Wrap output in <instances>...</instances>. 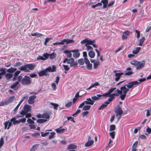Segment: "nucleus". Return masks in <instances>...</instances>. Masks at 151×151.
<instances>
[{
    "mask_svg": "<svg viewBox=\"0 0 151 151\" xmlns=\"http://www.w3.org/2000/svg\"><path fill=\"white\" fill-rule=\"evenodd\" d=\"M31 106L28 104H25L23 107L24 110L27 112L30 111L31 109Z\"/></svg>",
    "mask_w": 151,
    "mask_h": 151,
    "instance_id": "nucleus-15",
    "label": "nucleus"
},
{
    "mask_svg": "<svg viewBox=\"0 0 151 151\" xmlns=\"http://www.w3.org/2000/svg\"><path fill=\"white\" fill-rule=\"evenodd\" d=\"M109 94L108 92H107L105 93V94H103V95H101V94H97L96 96L99 97H101L102 96H106L107 97L109 96Z\"/></svg>",
    "mask_w": 151,
    "mask_h": 151,
    "instance_id": "nucleus-43",
    "label": "nucleus"
},
{
    "mask_svg": "<svg viewBox=\"0 0 151 151\" xmlns=\"http://www.w3.org/2000/svg\"><path fill=\"white\" fill-rule=\"evenodd\" d=\"M139 63V62L137 60H132L130 61L131 64L134 65H137Z\"/></svg>",
    "mask_w": 151,
    "mask_h": 151,
    "instance_id": "nucleus-36",
    "label": "nucleus"
},
{
    "mask_svg": "<svg viewBox=\"0 0 151 151\" xmlns=\"http://www.w3.org/2000/svg\"><path fill=\"white\" fill-rule=\"evenodd\" d=\"M56 68L55 65H53L51 68L49 66L46 68L45 70L41 71L38 73L39 76H42L44 75L47 76V72H53L56 71Z\"/></svg>",
    "mask_w": 151,
    "mask_h": 151,
    "instance_id": "nucleus-3",
    "label": "nucleus"
},
{
    "mask_svg": "<svg viewBox=\"0 0 151 151\" xmlns=\"http://www.w3.org/2000/svg\"><path fill=\"white\" fill-rule=\"evenodd\" d=\"M65 42L66 44H68L69 43H73V40H70L68 39H65Z\"/></svg>",
    "mask_w": 151,
    "mask_h": 151,
    "instance_id": "nucleus-44",
    "label": "nucleus"
},
{
    "mask_svg": "<svg viewBox=\"0 0 151 151\" xmlns=\"http://www.w3.org/2000/svg\"><path fill=\"white\" fill-rule=\"evenodd\" d=\"M35 67L34 64H27L19 67V69L21 71H24V72L28 73L30 72L29 70H33Z\"/></svg>",
    "mask_w": 151,
    "mask_h": 151,
    "instance_id": "nucleus-4",
    "label": "nucleus"
},
{
    "mask_svg": "<svg viewBox=\"0 0 151 151\" xmlns=\"http://www.w3.org/2000/svg\"><path fill=\"white\" fill-rule=\"evenodd\" d=\"M115 129V125L113 124L110 125V131H112L114 130Z\"/></svg>",
    "mask_w": 151,
    "mask_h": 151,
    "instance_id": "nucleus-50",
    "label": "nucleus"
},
{
    "mask_svg": "<svg viewBox=\"0 0 151 151\" xmlns=\"http://www.w3.org/2000/svg\"><path fill=\"white\" fill-rule=\"evenodd\" d=\"M115 1H110L108 4V6L109 7L114 4Z\"/></svg>",
    "mask_w": 151,
    "mask_h": 151,
    "instance_id": "nucleus-63",
    "label": "nucleus"
},
{
    "mask_svg": "<svg viewBox=\"0 0 151 151\" xmlns=\"http://www.w3.org/2000/svg\"><path fill=\"white\" fill-rule=\"evenodd\" d=\"M17 68L11 67L10 68L8 69L6 71L9 73H13L17 70Z\"/></svg>",
    "mask_w": 151,
    "mask_h": 151,
    "instance_id": "nucleus-26",
    "label": "nucleus"
},
{
    "mask_svg": "<svg viewBox=\"0 0 151 151\" xmlns=\"http://www.w3.org/2000/svg\"><path fill=\"white\" fill-rule=\"evenodd\" d=\"M55 133L54 132H52L50 133V135L49 136V139H51L55 135Z\"/></svg>",
    "mask_w": 151,
    "mask_h": 151,
    "instance_id": "nucleus-51",
    "label": "nucleus"
},
{
    "mask_svg": "<svg viewBox=\"0 0 151 151\" xmlns=\"http://www.w3.org/2000/svg\"><path fill=\"white\" fill-rule=\"evenodd\" d=\"M7 105V104L6 102V100H5L4 102L2 101L0 103V106H4L6 105Z\"/></svg>",
    "mask_w": 151,
    "mask_h": 151,
    "instance_id": "nucleus-57",
    "label": "nucleus"
},
{
    "mask_svg": "<svg viewBox=\"0 0 151 151\" xmlns=\"http://www.w3.org/2000/svg\"><path fill=\"white\" fill-rule=\"evenodd\" d=\"M91 107V106L85 105L83 107V109L84 111L88 110L90 109Z\"/></svg>",
    "mask_w": 151,
    "mask_h": 151,
    "instance_id": "nucleus-41",
    "label": "nucleus"
},
{
    "mask_svg": "<svg viewBox=\"0 0 151 151\" xmlns=\"http://www.w3.org/2000/svg\"><path fill=\"white\" fill-rule=\"evenodd\" d=\"M71 51L73 52V56L75 58H78L80 55V53L78 52V50H72Z\"/></svg>",
    "mask_w": 151,
    "mask_h": 151,
    "instance_id": "nucleus-10",
    "label": "nucleus"
},
{
    "mask_svg": "<svg viewBox=\"0 0 151 151\" xmlns=\"http://www.w3.org/2000/svg\"><path fill=\"white\" fill-rule=\"evenodd\" d=\"M74 61V59L73 58H70L69 59H68L67 63L70 64L72 63H73Z\"/></svg>",
    "mask_w": 151,
    "mask_h": 151,
    "instance_id": "nucleus-46",
    "label": "nucleus"
},
{
    "mask_svg": "<svg viewBox=\"0 0 151 151\" xmlns=\"http://www.w3.org/2000/svg\"><path fill=\"white\" fill-rule=\"evenodd\" d=\"M50 104L53 106L54 109L55 110H57L58 109V104L52 102H51Z\"/></svg>",
    "mask_w": 151,
    "mask_h": 151,
    "instance_id": "nucleus-45",
    "label": "nucleus"
},
{
    "mask_svg": "<svg viewBox=\"0 0 151 151\" xmlns=\"http://www.w3.org/2000/svg\"><path fill=\"white\" fill-rule=\"evenodd\" d=\"M79 92H78L75 95V97L73 99V103H74L77 100L79 97H81L79 95Z\"/></svg>",
    "mask_w": 151,
    "mask_h": 151,
    "instance_id": "nucleus-29",
    "label": "nucleus"
},
{
    "mask_svg": "<svg viewBox=\"0 0 151 151\" xmlns=\"http://www.w3.org/2000/svg\"><path fill=\"white\" fill-rule=\"evenodd\" d=\"M146 80V79L144 78L139 79V82H138L137 81H131V82H132L131 85L132 86L133 85L134 86L136 85H139L141 82L144 81Z\"/></svg>",
    "mask_w": 151,
    "mask_h": 151,
    "instance_id": "nucleus-9",
    "label": "nucleus"
},
{
    "mask_svg": "<svg viewBox=\"0 0 151 151\" xmlns=\"http://www.w3.org/2000/svg\"><path fill=\"white\" fill-rule=\"evenodd\" d=\"M47 121V120L46 119H39L37 120V122L39 123H42L45 122Z\"/></svg>",
    "mask_w": 151,
    "mask_h": 151,
    "instance_id": "nucleus-38",
    "label": "nucleus"
},
{
    "mask_svg": "<svg viewBox=\"0 0 151 151\" xmlns=\"http://www.w3.org/2000/svg\"><path fill=\"white\" fill-rule=\"evenodd\" d=\"M86 46V49L87 51H88L89 50H92L93 49L92 47L90 46L87 45V46Z\"/></svg>",
    "mask_w": 151,
    "mask_h": 151,
    "instance_id": "nucleus-64",
    "label": "nucleus"
},
{
    "mask_svg": "<svg viewBox=\"0 0 151 151\" xmlns=\"http://www.w3.org/2000/svg\"><path fill=\"white\" fill-rule=\"evenodd\" d=\"M93 141H88L85 144V146L88 147L91 146L93 144Z\"/></svg>",
    "mask_w": 151,
    "mask_h": 151,
    "instance_id": "nucleus-24",
    "label": "nucleus"
},
{
    "mask_svg": "<svg viewBox=\"0 0 151 151\" xmlns=\"http://www.w3.org/2000/svg\"><path fill=\"white\" fill-rule=\"evenodd\" d=\"M119 94L117 93H112L109 94V96L111 98L113 99L115 98V96H119Z\"/></svg>",
    "mask_w": 151,
    "mask_h": 151,
    "instance_id": "nucleus-34",
    "label": "nucleus"
},
{
    "mask_svg": "<svg viewBox=\"0 0 151 151\" xmlns=\"http://www.w3.org/2000/svg\"><path fill=\"white\" fill-rule=\"evenodd\" d=\"M31 35L32 36H37V37H40L42 36V35L40 33L37 32H35L34 33H32L31 34Z\"/></svg>",
    "mask_w": 151,
    "mask_h": 151,
    "instance_id": "nucleus-28",
    "label": "nucleus"
},
{
    "mask_svg": "<svg viewBox=\"0 0 151 151\" xmlns=\"http://www.w3.org/2000/svg\"><path fill=\"white\" fill-rule=\"evenodd\" d=\"M43 56L44 57V58L45 60L47 59L49 57V54L47 53H45L43 54Z\"/></svg>",
    "mask_w": 151,
    "mask_h": 151,
    "instance_id": "nucleus-58",
    "label": "nucleus"
},
{
    "mask_svg": "<svg viewBox=\"0 0 151 151\" xmlns=\"http://www.w3.org/2000/svg\"><path fill=\"white\" fill-rule=\"evenodd\" d=\"M77 146L75 145L71 144H70L68 147V149H76L77 148Z\"/></svg>",
    "mask_w": 151,
    "mask_h": 151,
    "instance_id": "nucleus-30",
    "label": "nucleus"
},
{
    "mask_svg": "<svg viewBox=\"0 0 151 151\" xmlns=\"http://www.w3.org/2000/svg\"><path fill=\"white\" fill-rule=\"evenodd\" d=\"M84 102L87 104H90L93 105L94 104V101L92 100L90 98H88L86 99V101H84Z\"/></svg>",
    "mask_w": 151,
    "mask_h": 151,
    "instance_id": "nucleus-16",
    "label": "nucleus"
},
{
    "mask_svg": "<svg viewBox=\"0 0 151 151\" xmlns=\"http://www.w3.org/2000/svg\"><path fill=\"white\" fill-rule=\"evenodd\" d=\"M42 118L46 119H49L50 117V115L47 113H45L42 114Z\"/></svg>",
    "mask_w": 151,
    "mask_h": 151,
    "instance_id": "nucleus-31",
    "label": "nucleus"
},
{
    "mask_svg": "<svg viewBox=\"0 0 151 151\" xmlns=\"http://www.w3.org/2000/svg\"><path fill=\"white\" fill-rule=\"evenodd\" d=\"M63 66L65 71H68L70 69V68L68 65H63Z\"/></svg>",
    "mask_w": 151,
    "mask_h": 151,
    "instance_id": "nucleus-52",
    "label": "nucleus"
},
{
    "mask_svg": "<svg viewBox=\"0 0 151 151\" xmlns=\"http://www.w3.org/2000/svg\"><path fill=\"white\" fill-rule=\"evenodd\" d=\"M22 64V63L20 62H18L16 63L14 65V67H18L21 65Z\"/></svg>",
    "mask_w": 151,
    "mask_h": 151,
    "instance_id": "nucleus-56",
    "label": "nucleus"
},
{
    "mask_svg": "<svg viewBox=\"0 0 151 151\" xmlns=\"http://www.w3.org/2000/svg\"><path fill=\"white\" fill-rule=\"evenodd\" d=\"M5 77L7 79H10L13 77V74L10 73H6L5 74Z\"/></svg>",
    "mask_w": 151,
    "mask_h": 151,
    "instance_id": "nucleus-37",
    "label": "nucleus"
},
{
    "mask_svg": "<svg viewBox=\"0 0 151 151\" xmlns=\"http://www.w3.org/2000/svg\"><path fill=\"white\" fill-rule=\"evenodd\" d=\"M78 62L80 65H83L85 63V60L83 58L80 59L78 60Z\"/></svg>",
    "mask_w": 151,
    "mask_h": 151,
    "instance_id": "nucleus-39",
    "label": "nucleus"
},
{
    "mask_svg": "<svg viewBox=\"0 0 151 151\" xmlns=\"http://www.w3.org/2000/svg\"><path fill=\"white\" fill-rule=\"evenodd\" d=\"M83 56L84 58V59L85 60H86V58L87 59V52L85 51H84V52H83Z\"/></svg>",
    "mask_w": 151,
    "mask_h": 151,
    "instance_id": "nucleus-61",
    "label": "nucleus"
},
{
    "mask_svg": "<svg viewBox=\"0 0 151 151\" xmlns=\"http://www.w3.org/2000/svg\"><path fill=\"white\" fill-rule=\"evenodd\" d=\"M145 40V37H142V38L140 40L139 43V46H141L142 45V44L143 43Z\"/></svg>",
    "mask_w": 151,
    "mask_h": 151,
    "instance_id": "nucleus-40",
    "label": "nucleus"
},
{
    "mask_svg": "<svg viewBox=\"0 0 151 151\" xmlns=\"http://www.w3.org/2000/svg\"><path fill=\"white\" fill-rule=\"evenodd\" d=\"M71 52H72L71 50L69 51L68 50H65L64 51L63 53L66 54L67 58H70L72 57V55Z\"/></svg>",
    "mask_w": 151,
    "mask_h": 151,
    "instance_id": "nucleus-17",
    "label": "nucleus"
},
{
    "mask_svg": "<svg viewBox=\"0 0 151 151\" xmlns=\"http://www.w3.org/2000/svg\"><path fill=\"white\" fill-rule=\"evenodd\" d=\"M17 79L18 81L24 85H29L31 83V79L29 77L25 76L23 77L21 74L18 76Z\"/></svg>",
    "mask_w": 151,
    "mask_h": 151,
    "instance_id": "nucleus-2",
    "label": "nucleus"
},
{
    "mask_svg": "<svg viewBox=\"0 0 151 151\" xmlns=\"http://www.w3.org/2000/svg\"><path fill=\"white\" fill-rule=\"evenodd\" d=\"M115 112L116 116L117 117V120L119 121L121 118V115L123 112L122 108L119 106V105H118L116 108L115 109Z\"/></svg>",
    "mask_w": 151,
    "mask_h": 151,
    "instance_id": "nucleus-5",
    "label": "nucleus"
},
{
    "mask_svg": "<svg viewBox=\"0 0 151 151\" xmlns=\"http://www.w3.org/2000/svg\"><path fill=\"white\" fill-rule=\"evenodd\" d=\"M50 56V58L51 59H53L56 57L55 54L54 52L50 54H49V56Z\"/></svg>",
    "mask_w": 151,
    "mask_h": 151,
    "instance_id": "nucleus-42",
    "label": "nucleus"
},
{
    "mask_svg": "<svg viewBox=\"0 0 151 151\" xmlns=\"http://www.w3.org/2000/svg\"><path fill=\"white\" fill-rule=\"evenodd\" d=\"M100 65L99 62V61H96L93 63V66L94 69H96L98 66Z\"/></svg>",
    "mask_w": 151,
    "mask_h": 151,
    "instance_id": "nucleus-33",
    "label": "nucleus"
},
{
    "mask_svg": "<svg viewBox=\"0 0 151 151\" xmlns=\"http://www.w3.org/2000/svg\"><path fill=\"white\" fill-rule=\"evenodd\" d=\"M19 84V81H18L14 83L11 86L10 88L12 89H14V90H16L17 89L16 88H15L17 85Z\"/></svg>",
    "mask_w": 151,
    "mask_h": 151,
    "instance_id": "nucleus-23",
    "label": "nucleus"
},
{
    "mask_svg": "<svg viewBox=\"0 0 151 151\" xmlns=\"http://www.w3.org/2000/svg\"><path fill=\"white\" fill-rule=\"evenodd\" d=\"M138 143V141H136V142H135L133 144L132 146V148L134 149H137L136 148L137 147Z\"/></svg>",
    "mask_w": 151,
    "mask_h": 151,
    "instance_id": "nucleus-47",
    "label": "nucleus"
},
{
    "mask_svg": "<svg viewBox=\"0 0 151 151\" xmlns=\"http://www.w3.org/2000/svg\"><path fill=\"white\" fill-rule=\"evenodd\" d=\"M124 75V73L122 72L116 73L115 76L116 77L115 78V80L116 81H118L120 78L121 76Z\"/></svg>",
    "mask_w": 151,
    "mask_h": 151,
    "instance_id": "nucleus-14",
    "label": "nucleus"
},
{
    "mask_svg": "<svg viewBox=\"0 0 151 151\" xmlns=\"http://www.w3.org/2000/svg\"><path fill=\"white\" fill-rule=\"evenodd\" d=\"M72 103L71 101H70L67 103L65 105V106L67 108L70 107L72 105Z\"/></svg>",
    "mask_w": 151,
    "mask_h": 151,
    "instance_id": "nucleus-55",
    "label": "nucleus"
},
{
    "mask_svg": "<svg viewBox=\"0 0 151 151\" xmlns=\"http://www.w3.org/2000/svg\"><path fill=\"white\" fill-rule=\"evenodd\" d=\"M95 42V40L93 41L90 40H88V39L87 38V43H86L85 45V46H87V45H92V44L93 43Z\"/></svg>",
    "mask_w": 151,
    "mask_h": 151,
    "instance_id": "nucleus-25",
    "label": "nucleus"
},
{
    "mask_svg": "<svg viewBox=\"0 0 151 151\" xmlns=\"http://www.w3.org/2000/svg\"><path fill=\"white\" fill-rule=\"evenodd\" d=\"M27 121L29 124H32L34 123V122L30 118L28 119Z\"/></svg>",
    "mask_w": 151,
    "mask_h": 151,
    "instance_id": "nucleus-60",
    "label": "nucleus"
},
{
    "mask_svg": "<svg viewBox=\"0 0 151 151\" xmlns=\"http://www.w3.org/2000/svg\"><path fill=\"white\" fill-rule=\"evenodd\" d=\"M56 132L58 133H63L65 130L64 129H61V127H60L58 128L55 129Z\"/></svg>",
    "mask_w": 151,
    "mask_h": 151,
    "instance_id": "nucleus-27",
    "label": "nucleus"
},
{
    "mask_svg": "<svg viewBox=\"0 0 151 151\" xmlns=\"http://www.w3.org/2000/svg\"><path fill=\"white\" fill-rule=\"evenodd\" d=\"M78 64L77 61L73 62L70 64V66L71 67H75L78 65Z\"/></svg>",
    "mask_w": 151,
    "mask_h": 151,
    "instance_id": "nucleus-49",
    "label": "nucleus"
},
{
    "mask_svg": "<svg viewBox=\"0 0 151 151\" xmlns=\"http://www.w3.org/2000/svg\"><path fill=\"white\" fill-rule=\"evenodd\" d=\"M88 55L91 58H93L95 56V53L93 51L90 50L88 52Z\"/></svg>",
    "mask_w": 151,
    "mask_h": 151,
    "instance_id": "nucleus-21",
    "label": "nucleus"
},
{
    "mask_svg": "<svg viewBox=\"0 0 151 151\" xmlns=\"http://www.w3.org/2000/svg\"><path fill=\"white\" fill-rule=\"evenodd\" d=\"M14 98L15 97L14 96H12L8 99L7 100H6V102L7 104H9L13 102L14 100Z\"/></svg>",
    "mask_w": 151,
    "mask_h": 151,
    "instance_id": "nucleus-19",
    "label": "nucleus"
},
{
    "mask_svg": "<svg viewBox=\"0 0 151 151\" xmlns=\"http://www.w3.org/2000/svg\"><path fill=\"white\" fill-rule=\"evenodd\" d=\"M145 65V63H142L141 62H139V63L137 65V67H136V70H138L139 69H141L142 68H143L144 67Z\"/></svg>",
    "mask_w": 151,
    "mask_h": 151,
    "instance_id": "nucleus-20",
    "label": "nucleus"
},
{
    "mask_svg": "<svg viewBox=\"0 0 151 151\" xmlns=\"http://www.w3.org/2000/svg\"><path fill=\"white\" fill-rule=\"evenodd\" d=\"M21 71L19 70H17L14 73V76L15 77H17L20 73Z\"/></svg>",
    "mask_w": 151,
    "mask_h": 151,
    "instance_id": "nucleus-62",
    "label": "nucleus"
},
{
    "mask_svg": "<svg viewBox=\"0 0 151 151\" xmlns=\"http://www.w3.org/2000/svg\"><path fill=\"white\" fill-rule=\"evenodd\" d=\"M37 98L36 95H33L30 96L28 100V103L30 104H33L35 103V99Z\"/></svg>",
    "mask_w": 151,
    "mask_h": 151,
    "instance_id": "nucleus-7",
    "label": "nucleus"
},
{
    "mask_svg": "<svg viewBox=\"0 0 151 151\" xmlns=\"http://www.w3.org/2000/svg\"><path fill=\"white\" fill-rule=\"evenodd\" d=\"M10 121L13 122V124L14 125L20 123L19 120H16L15 117H13L12 118L10 119Z\"/></svg>",
    "mask_w": 151,
    "mask_h": 151,
    "instance_id": "nucleus-22",
    "label": "nucleus"
},
{
    "mask_svg": "<svg viewBox=\"0 0 151 151\" xmlns=\"http://www.w3.org/2000/svg\"><path fill=\"white\" fill-rule=\"evenodd\" d=\"M0 71L1 72L0 73V75H3L5 74L6 72L5 69L3 68L0 69Z\"/></svg>",
    "mask_w": 151,
    "mask_h": 151,
    "instance_id": "nucleus-35",
    "label": "nucleus"
},
{
    "mask_svg": "<svg viewBox=\"0 0 151 151\" xmlns=\"http://www.w3.org/2000/svg\"><path fill=\"white\" fill-rule=\"evenodd\" d=\"M130 32L128 31H126L124 32L123 33V34L122 36V39L123 40H127V36H125V35L127 36H129L130 35Z\"/></svg>",
    "mask_w": 151,
    "mask_h": 151,
    "instance_id": "nucleus-11",
    "label": "nucleus"
},
{
    "mask_svg": "<svg viewBox=\"0 0 151 151\" xmlns=\"http://www.w3.org/2000/svg\"><path fill=\"white\" fill-rule=\"evenodd\" d=\"M49 133V132H41V135L42 137H44L46 136Z\"/></svg>",
    "mask_w": 151,
    "mask_h": 151,
    "instance_id": "nucleus-54",
    "label": "nucleus"
},
{
    "mask_svg": "<svg viewBox=\"0 0 151 151\" xmlns=\"http://www.w3.org/2000/svg\"><path fill=\"white\" fill-rule=\"evenodd\" d=\"M11 121H8L7 122H5L4 124V129H6L7 128V129H9L12 125V122Z\"/></svg>",
    "mask_w": 151,
    "mask_h": 151,
    "instance_id": "nucleus-12",
    "label": "nucleus"
},
{
    "mask_svg": "<svg viewBox=\"0 0 151 151\" xmlns=\"http://www.w3.org/2000/svg\"><path fill=\"white\" fill-rule=\"evenodd\" d=\"M132 82H129L127 84H126L121 87L120 90L117 89L116 91L118 94H121L120 98L122 100H124L126 96L127 93L129 91V88H132L134 86L132 85Z\"/></svg>",
    "mask_w": 151,
    "mask_h": 151,
    "instance_id": "nucleus-1",
    "label": "nucleus"
},
{
    "mask_svg": "<svg viewBox=\"0 0 151 151\" xmlns=\"http://www.w3.org/2000/svg\"><path fill=\"white\" fill-rule=\"evenodd\" d=\"M101 2L103 4V8H106L108 6V0H102L101 1Z\"/></svg>",
    "mask_w": 151,
    "mask_h": 151,
    "instance_id": "nucleus-18",
    "label": "nucleus"
},
{
    "mask_svg": "<svg viewBox=\"0 0 151 151\" xmlns=\"http://www.w3.org/2000/svg\"><path fill=\"white\" fill-rule=\"evenodd\" d=\"M109 135L111 137L112 139H114L115 137V132L114 131H113L109 133Z\"/></svg>",
    "mask_w": 151,
    "mask_h": 151,
    "instance_id": "nucleus-48",
    "label": "nucleus"
},
{
    "mask_svg": "<svg viewBox=\"0 0 151 151\" xmlns=\"http://www.w3.org/2000/svg\"><path fill=\"white\" fill-rule=\"evenodd\" d=\"M100 97H98V96H93L91 97V99L93 101H95L99 100Z\"/></svg>",
    "mask_w": 151,
    "mask_h": 151,
    "instance_id": "nucleus-53",
    "label": "nucleus"
},
{
    "mask_svg": "<svg viewBox=\"0 0 151 151\" xmlns=\"http://www.w3.org/2000/svg\"><path fill=\"white\" fill-rule=\"evenodd\" d=\"M116 88H111L108 91V93L109 94H110L111 93H112L116 89Z\"/></svg>",
    "mask_w": 151,
    "mask_h": 151,
    "instance_id": "nucleus-59",
    "label": "nucleus"
},
{
    "mask_svg": "<svg viewBox=\"0 0 151 151\" xmlns=\"http://www.w3.org/2000/svg\"><path fill=\"white\" fill-rule=\"evenodd\" d=\"M125 72V73L124 74V75L125 76H130L133 74V72L132 71V69L131 67L127 68H126Z\"/></svg>",
    "mask_w": 151,
    "mask_h": 151,
    "instance_id": "nucleus-6",
    "label": "nucleus"
},
{
    "mask_svg": "<svg viewBox=\"0 0 151 151\" xmlns=\"http://www.w3.org/2000/svg\"><path fill=\"white\" fill-rule=\"evenodd\" d=\"M86 60H85V63L86 65V68L88 70H91L92 67V65L91 64L89 60L88 59H86Z\"/></svg>",
    "mask_w": 151,
    "mask_h": 151,
    "instance_id": "nucleus-8",
    "label": "nucleus"
},
{
    "mask_svg": "<svg viewBox=\"0 0 151 151\" xmlns=\"http://www.w3.org/2000/svg\"><path fill=\"white\" fill-rule=\"evenodd\" d=\"M141 48L140 47H137L136 49L132 51V53L133 54H136L139 51Z\"/></svg>",
    "mask_w": 151,
    "mask_h": 151,
    "instance_id": "nucleus-32",
    "label": "nucleus"
},
{
    "mask_svg": "<svg viewBox=\"0 0 151 151\" xmlns=\"http://www.w3.org/2000/svg\"><path fill=\"white\" fill-rule=\"evenodd\" d=\"M11 121H8L7 122H5L4 124V129H6L7 128V129H9L12 125V122Z\"/></svg>",
    "mask_w": 151,
    "mask_h": 151,
    "instance_id": "nucleus-13",
    "label": "nucleus"
}]
</instances>
